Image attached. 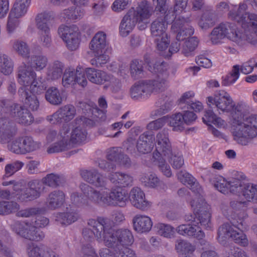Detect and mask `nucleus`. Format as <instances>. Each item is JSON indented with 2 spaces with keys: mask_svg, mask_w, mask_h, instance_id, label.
<instances>
[{
  "mask_svg": "<svg viewBox=\"0 0 257 257\" xmlns=\"http://www.w3.org/2000/svg\"><path fill=\"white\" fill-rule=\"evenodd\" d=\"M42 181L43 184L49 187L56 188L61 185L65 182V180L63 177L56 174L51 173L47 174L45 177L43 178Z\"/></svg>",
  "mask_w": 257,
  "mask_h": 257,
  "instance_id": "a18cd8bd",
  "label": "nucleus"
},
{
  "mask_svg": "<svg viewBox=\"0 0 257 257\" xmlns=\"http://www.w3.org/2000/svg\"><path fill=\"white\" fill-rule=\"evenodd\" d=\"M27 186V189L29 191L24 193L21 196L23 199H27V201L33 200L39 197L45 188L42 181L41 182L38 179L30 181L28 182Z\"/></svg>",
  "mask_w": 257,
  "mask_h": 257,
  "instance_id": "a878e982",
  "label": "nucleus"
},
{
  "mask_svg": "<svg viewBox=\"0 0 257 257\" xmlns=\"http://www.w3.org/2000/svg\"><path fill=\"white\" fill-rule=\"evenodd\" d=\"M80 174L85 181L96 187H104L106 185V178L96 169L83 170Z\"/></svg>",
  "mask_w": 257,
  "mask_h": 257,
  "instance_id": "5701e85b",
  "label": "nucleus"
},
{
  "mask_svg": "<svg viewBox=\"0 0 257 257\" xmlns=\"http://www.w3.org/2000/svg\"><path fill=\"white\" fill-rule=\"evenodd\" d=\"M22 138V142L25 154L36 150L39 148V144L35 142L32 137L26 136Z\"/></svg>",
  "mask_w": 257,
  "mask_h": 257,
  "instance_id": "864d4df0",
  "label": "nucleus"
},
{
  "mask_svg": "<svg viewBox=\"0 0 257 257\" xmlns=\"http://www.w3.org/2000/svg\"><path fill=\"white\" fill-rule=\"evenodd\" d=\"M17 76L18 83L22 87L29 89L32 81L36 77V73L29 66L24 64L18 67Z\"/></svg>",
  "mask_w": 257,
  "mask_h": 257,
  "instance_id": "b1692460",
  "label": "nucleus"
},
{
  "mask_svg": "<svg viewBox=\"0 0 257 257\" xmlns=\"http://www.w3.org/2000/svg\"><path fill=\"white\" fill-rule=\"evenodd\" d=\"M238 39H241L242 42L241 44L236 43L238 46H242L245 45L247 43L252 45H255L257 42V39L255 37V34H245L237 30Z\"/></svg>",
  "mask_w": 257,
  "mask_h": 257,
  "instance_id": "4d7b16f0",
  "label": "nucleus"
},
{
  "mask_svg": "<svg viewBox=\"0 0 257 257\" xmlns=\"http://www.w3.org/2000/svg\"><path fill=\"white\" fill-rule=\"evenodd\" d=\"M18 94L22 101L32 111H36L40 105L39 101L37 96L29 89L25 87H21L18 90Z\"/></svg>",
  "mask_w": 257,
  "mask_h": 257,
  "instance_id": "393cba45",
  "label": "nucleus"
},
{
  "mask_svg": "<svg viewBox=\"0 0 257 257\" xmlns=\"http://www.w3.org/2000/svg\"><path fill=\"white\" fill-rule=\"evenodd\" d=\"M44 208H30L21 210L17 213V216L22 217H29L36 214L44 213Z\"/></svg>",
  "mask_w": 257,
  "mask_h": 257,
  "instance_id": "bf43d9fd",
  "label": "nucleus"
},
{
  "mask_svg": "<svg viewBox=\"0 0 257 257\" xmlns=\"http://www.w3.org/2000/svg\"><path fill=\"white\" fill-rule=\"evenodd\" d=\"M231 113L232 117V134L234 140L242 145H247L249 139L257 135V115H246L249 112V105L240 102L233 104Z\"/></svg>",
  "mask_w": 257,
  "mask_h": 257,
  "instance_id": "f257e3e1",
  "label": "nucleus"
},
{
  "mask_svg": "<svg viewBox=\"0 0 257 257\" xmlns=\"http://www.w3.org/2000/svg\"><path fill=\"white\" fill-rule=\"evenodd\" d=\"M14 49L24 57H29L30 49L27 44L23 41H17L14 45Z\"/></svg>",
  "mask_w": 257,
  "mask_h": 257,
  "instance_id": "69168bd1",
  "label": "nucleus"
},
{
  "mask_svg": "<svg viewBox=\"0 0 257 257\" xmlns=\"http://www.w3.org/2000/svg\"><path fill=\"white\" fill-rule=\"evenodd\" d=\"M168 117L167 116H164L150 122L148 124L147 128L148 130L151 131L150 132H152V131H157L162 128L165 124L168 122Z\"/></svg>",
  "mask_w": 257,
  "mask_h": 257,
  "instance_id": "0e129e2a",
  "label": "nucleus"
},
{
  "mask_svg": "<svg viewBox=\"0 0 257 257\" xmlns=\"http://www.w3.org/2000/svg\"><path fill=\"white\" fill-rule=\"evenodd\" d=\"M24 165V163L20 161H16L7 165L5 169L6 174L4 178L13 175L15 173L20 170Z\"/></svg>",
  "mask_w": 257,
  "mask_h": 257,
  "instance_id": "13d9d810",
  "label": "nucleus"
},
{
  "mask_svg": "<svg viewBox=\"0 0 257 257\" xmlns=\"http://www.w3.org/2000/svg\"><path fill=\"white\" fill-rule=\"evenodd\" d=\"M85 74L90 82L97 84H102L106 81H109L111 79L110 75L107 74L104 71L94 68H87Z\"/></svg>",
  "mask_w": 257,
  "mask_h": 257,
  "instance_id": "7c9ffc66",
  "label": "nucleus"
},
{
  "mask_svg": "<svg viewBox=\"0 0 257 257\" xmlns=\"http://www.w3.org/2000/svg\"><path fill=\"white\" fill-rule=\"evenodd\" d=\"M104 236V245L109 248H119L120 246H128L134 242V236L131 230L126 228L112 230L107 224Z\"/></svg>",
  "mask_w": 257,
  "mask_h": 257,
  "instance_id": "0eeeda50",
  "label": "nucleus"
},
{
  "mask_svg": "<svg viewBox=\"0 0 257 257\" xmlns=\"http://www.w3.org/2000/svg\"><path fill=\"white\" fill-rule=\"evenodd\" d=\"M106 38V34L104 32H97L90 42V49L93 53L104 52L107 45Z\"/></svg>",
  "mask_w": 257,
  "mask_h": 257,
  "instance_id": "f704fd0d",
  "label": "nucleus"
},
{
  "mask_svg": "<svg viewBox=\"0 0 257 257\" xmlns=\"http://www.w3.org/2000/svg\"><path fill=\"white\" fill-rule=\"evenodd\" d=\"M11 228L17 234L31 240L38 241L45 237L43 231L27 223L16 222L11 225Z\"/></svg>",
  "mask_w": 257,
  "mask_h": 257,
  "instance_id": "ddd939ff",
  "label": "nucleus"
},
{
  "mask_svg": "<svg viewBox=\"0 0 257 257\" xmlns=\"http://www.w3.org/2000/svg\"><path fill=\"white\" fill-rule=\"evenodd\" d=\"M115 250L114 257H137L135 251L127 247Z\"/></svg>",
  "mask_w": 257,
  "mask_h": 257,
  "instance_id": "774afa93",
  "label": "nucleus"
},
{
  "mask_svg": "<svg viewBox=\"0 0 257 257\" xmlns=\"http://www.w3.org/2000/svg\"><path fill=\"white\" fill-rule=\"evenodd\" d=\"M84 14L85 11L83 8L72 7L64 10L62 15L65 19L75 20L82 18Z\"/></svg>",
  "mask_w": 257,
  "mask_h": 257,
  "instance_id": "c03bdc74",
  "label": "nucleus"
},
{
  "mask_svg": "<svg viewBox=\"0 0 257 257\" xmlns=\"http://www.w3.org/2000/svg\"><path fill=\"white\" fill-rule=\"evenodd\" d=\"M195 246L189 242L182 239H177L175 242V249L183 255L191 251H195Z\"/></svg>",
  "mask_w": 257,
  "mask_h": 257,
  "instance_id": "09e8293b",
  "label": "nucleus"
},
{
  "mask_svg": "<svg viewBox=\"0 0 257 257\" xmlns=\"http://www.w3.org/2000/svg\"><path fill=\"white\" fill-rule=\"evenodd\" d=\"M141 180L145 186L151 188H155L159 184V180L155 174L143 176Z\"/></svg>",
  "mask_w": 257,
  "mask_h": 257,
  "instance_id": "e2e57ef3",
  "label": "nucleus"
},
{
  "mask_svg": "<svg viewBox=\"0 0 257 257\" xmlns=\"http://www.w3.org/2000/svg\"><path fill=\"white\" fill-rule=\"evenodd\" d=\"M157 227L158 234L165 237L171 238L174 232V228L169 224L160 223Z\"/></svg>",
  "mask_w": 257,
  "mask_h": 257,
  "instance_id": "052dcab7",
  "label": "nucleus"
},
{
  "mask_svg": "<svg viewBox=\"0 0 257 257\" xmlns=\"http://www.w3.org/2000/svg\"><path fill=\"white\" fill-rule=\"evenodd\" d=\"M197 222L198 224L206 229L211 227L210 206L206 202H203L202 206H197Z\"/></svg>",
  "mask_w": 257,
  "mask_h": 257,
  "instance_id": "c85d7f7f",
  "label": "nucleus"
},
{
  "mask_svg": "<svg viewBox=\"0 0 257 257\" xmlns=\"http://www.w3.org/2000/svg\"><path fill=\"white\" fill-rule=\"evenodd\" d=\"M63 64L59 61H55L48 68L47 79L54 80L59 78L62 74Z\"/></svg>",
  "mask_w": 257,
  "mask_h": 257,
  "instance_id": "79ce46f5",
  "label": "nucleus"
},
{
  "mask_svg": "<svg viewBox=\"0 0 257 257\" xmlns=\"http://www.w3.org/2000/svg\"><path fill=\"white\" fill-rule=\"evenodd\" d=\"M130 198L132 204L140 210H147L151 206V202L146 200L145 193L140 188H133L130 192Z\"/></svg>",
  "mask_w": 257,
  "mask_h": 257,
  "instance_id": "412c9836",
  "label": "nucleus"
},
{
  "mask_svg": "<svg viewBox=\"0 0 257 257\" xmlns=\"http://www.w3.org/2000/svg\"><path fill=\"white\" fill-rule=\"evenodd\" d=\"M108 178L113 184L120 188L131 186L133 184V177L131 175L120 172L110 173Z\"/></svg>",
  "mask_w": 257,
  "mask_h": 257,
  "instance_id": "cd10ccee",
  "label": "nucleus"
},
{
  "mask_svg": "<svg viewBox=\"0 0 257 257\" xmlns=\"http://www.w3.org/2000/svg\"><path fill=\"white\" fill-rule=\"evenodd\" d=\"M86 130L79 125L72 130L70 142L74 144H79L85 141L87 136Z\"/></svg>",
  "mask_w": 257,
  "mask_h": 257,
  "instance_id": "37998d69",
  "label": "nucleus"
},
{
  "mask_svg": "<svg viewBox=\"0 0 257 257\" xmlns=\"http://www.w3.org/2000/svg\"><path fill=\"white\" fill-rule=\"evenodd\" d=\"M65 201V194L60 190L51 192L46 199V205L48 209L52 210L61 208Z\"/></svg>",
  "mask_w": 257,
  "mask_h": 257,
  "instance_id": "bb28decb",
  "label": "nucleus"
},
{
  "mask_svg": "<svg viewBox=\"0 0 257 257\" xmlns=\"http://www.w3.org/2000/svg\"><path fill=\"white\" fill-rule=\"evenodd\" d=\"M19 207L17 203L14 201L0 202V214L6 215L12 213Z\"/></svg>",
  "mask_w": 257,
  "mask_h": 257,
  "instance_id": "6e6d98bb",
  "label": "nucleus"
},
{
  "mask_svg": "<svg viewBox=\"0 0 257 257\" xmlns=\"http://www.w3.org/2000/svg\"><path fill=\"white\" fill-rule=\"evenodd\" d=\"M12 189L13 192L12 193L13 195L16 196L17 198L22 201H27V199H23L21 198V196H22V195H23L24 193L29 191L27 190V187L23 184L22 181H15L13 185Z\"/></svg>",
  "mask_w": 257,
  "mask_h": 257,
  "instance_id": "5fc2aeb1",
  "label": "nucleus"
},
{
  "mask_svg": "<svg viewBox=\"0 0 257 257\" xmlns=\"http://www.w3.org/2000/svg\"><path fill=\"white\" fill-rule=\"evenodd\" d=\"M155 139L153 132L146 131L141 134L137 141L136 148L138 152L142 154L150 153L153 148Z\"/></svg>",
  "mask_w": 257,
  "mask_h": 257,
  "instance_id": "4be33fe9",
  "label": "nucleus"
},
{
  "mask_svg": "<svg viewBox=\"0 0 257 257\" xmlns=\"http://www.w3.org/2000/svg\"><path fill=\"white\" fill-rule=\"evenodd\" d=\"M198 40L196 37L190 38L186 41L183 45L182 53L186 56H189L197 47Z\"/></svg>",
  "mask_w": 257,
  "mask_h": 257,
  "instance_id": "603ef678",
  "label": "nucleus"
},
{
  "mask_svg": "<svg viewBox=\"0 0 257 257\" xmlns=\"http://www.w3.org/2000/svg\"><path fill=\"white\" fill-rule=\"evenodd\" d=\"M27 8L23 7L21 4L15 3L13 8L12 9L9 15L11 17L19 18L23 16L27 12Z\"/></svg>",
  "mask_w": 257,
  "mask_h": 257,
  "instance_id": "338daca9",
  "label": "nucleus"
},
{
  "mask_svg": "<svg viewBox=\"0 0 257 257\" xmlns=\"http://www.w3.org/2000/svg\"><path fill=\"white\" fill-rule=\"evenodd\" d=\"M55 15L53 12H45L39 14L36 18L37 27L39 31H45L48 33L50 26L54 21Z\"/></svg>",
  "mask_w": 257,
  "mask_h": 257,
  "instance_id": "72a5a7b5",
  "label": "nucleus"
},
{
  "mask_svg": "<svg viewBox=\"0 0 257 257\" xmlns=\"http://www.w3.org/2000/svg\"><path fill=\"white\" fill-rule=\"evenodd\" d=\"M13 63L7 55L0 54V71L5 75L12 73L13 70Z\"/></svg>",
  "mask_w": 257,
  "mask_h": 257,
  "instance_id": "de8ad7c7",
  "label": "nucleus"
},
{
  "mask_svg": "<svg viewBox=\"0 0 257 257\" xmlns=\"http://www.w3.org/2000/svg\"><path fill=\"white\" fill-rule=\"evenodd\" d=\"M240 182V188L236 191V193H241L246 199V201H252L254 203H257V185L246 183L239 179Z\"/></svg>",
  "mask_w": 257,
  "mask_h": 257,
  "instance_id": "2f4dec72",
  "label": "nucleus"
},
{
  "mask_svg": "<svg viewBox=\"0 0 257 257\" xmlns=\"http://www.w3.org/2000/svg\"><path fill=\"white\" fill-rule=\"evenodd\" d=\"M174 19L175 17H174V15H172V18H171L170 13L169 12L164 17V19H158L154 21L151 26L152 35L154 37H161L163 36H166L167 35L166 33V31L167 25L169 23L173 24Z\"/></svg>",
  "mask_w": 257,
  "mask_h": 257,
  "instance_id": "aec40b11",
  "label": "nucleus"
},
{
  "mask_svg": "<svg viewBox=\"0 0 257 257\" xmlns=\"http://www.w3.org/2000/svg\"><path fill=\"white\" fill-rule=\"evenodd\" d=\"M3 113H9L19 123L25 125H29L34 120L32 114L27 108L9 99L0 100V114Z\"/></svg>",
  "mask_w": 257,
  "mask_h": 257,
  "instance_id": "1a4fd4ad",
  "label": "nucleus"
},
{
  "mask_svg": "<svg viewBox=\"0 0 257 257\" xmlns=\"http://www.w3.org/2000/svg\"><path fill=\"white\" fill-rule=\"evenodd\" d=\"M30 257H60L54 251L44 245L34 246L29 252Z\"/></svg>",
  "mask_w": 257,
  "mask_h": 257,
  "instance_id": "a19ab883",
  "label": "nucleus"
},
{
  "mask_svg": "<svg viewBox=\"0 0 257 257\" xmlns=\"http://www.w3.org/2000/svg\"><path fill=\"white\" fill-rule=\"evenodd\" d=\"M62 83L65 87L78 83L82 87H85L87 84L84 69L81 68L76 70L70 68L66 69L63 75Z\"/></svg>",
  "mask_w": 257,
  "mask_h": 257,
  "instance_id": "a211bd4d",
  "label": "nucleus"
},
{
  "mask_svg": "<svg viewBox=\"0 0 257 257\" xmlns=\"http://www.w3.org/2000/svg\"><path fill=\"white\" fill-rule=\"evenodd\" d=\"M178 178L180 181L184 183H187L190 185L191 189L193 191L195 192L196 190L198 191L199 186L198 183L196 182V180L190 174L187 172H183L182 171L179 172L177 174ZM200 189V188H199Z\"/></svg>",
  "mask_w": 257,
  "mask_h": 257,
  "instance_id": "49530a36",
  "label": "nucleus"
},
{
  "mask_svg": "<svg viewBox=\"0 0 257 257\" xmlns=\"http://www.w3.org/2000/svg\"><path fill=\"white\" fill-rule=\"evenodd\" d=\"M69 131L67 125L63 126L60 131V138L47 149V152L48 154L59 153L70 149L71 145L68 140Z\"/></svg>",
  "mask_w": 257,
  "mask_h": 257,
  "instance_id": "6ab92c4d",
  "label": "nucleus"
},
{
  "mask_svg": "<svg viewBox=\"0 0 257 257\" xmlns=\"http://www.w3.org/2000/svg\"><path fill=\"white\" fill-rule=\"evenodd\" d=\"M208 109L206 110L204 116L202 117L204 123L210 125L212 123L218 126L222 125L224 121L215 114L213 109L220 110L222 112H229L233 106V101L230 95L224 90H219L213 96L207 98Z\"/></svg>",
  "mask_w": 257,
  "mask_h": 257,
  "instance_id": "7ed1b4c3",
  "label": "nucleus"
},
{
  "mask_svg": "<svg viewBox=\"0 0 257 257\" xmlns=\"http://www.w3.org/2000/svg\"><path fill=\"white\" fill-rule=\"evenodd\" d=\"M158 162V167L160 170L167 177L172 175V172L170 166L166 163L165 158L161 155L158 158H154Z\"/></svg>",
  "mask_w": 257,
  "mask_h": 257,
  "instance_id": "680f3d73",
  "label": "nucleus"
},
{
  "mask_svg": "<svg viewBox=\"0 0 257 257\" xmlns=\"http://www.w3.org/2000/svg\"><path fill=\"white\" fill-rule=\"evenodd\" d=\"M79 187L83 194L94 203H102L111 206L118 205L120 207L125 206L127 197L122 188H112L108 194H104V192L100 193L87 184L82 183Z\"/></svg>",
  "mask_w": 257,
  "mask_h": 257,
  "instance_id": "20e7f679",
  "label": "nucleus"
},
{
  "mask_svg": "<svg viewBox=\"0 0 257 257\" xmlns=\"http://www.w3.org/2000/svg\"><path fill=\"white\" fill-rule=\"evenodd\" d=\"M247 9L245 4H240L238 8L235 7L228 13V17L237 23L244 24L247 18V23L253 30H257V14L244 13Z\"/></svg>",
  "mask_w": 257,
  "mask_h": 257,
  "instance_id": "2eb2a0df",
  "label": "nucleus"
},
{
  "mask_svg": "<svg viewBox=\"0 0 257 257\" xmlns=\"http://www.w3.org/2000/svg\"><path fill=\"white\" fill-rule=\"evenodd\" d=\"M243 220L232 219L229 222H226L221 225L218 229V240L222 244H224L226 239L231 238L236 243L242 246L248 245V241L246 235L242 229Z\"/></svg>",
  "mask_w": 257,
  "mask_h": 257,
  "instance_id": "423d86ee",
  "label": "nucleus"
},
{
  "mask_svg": "<svg viewBox=\"0 0 257 257\" xmlns=\"http://www.w3.org/2000/svg\"><path fill=\"white\" fill-rule=\"evenodd\" d=\"M165 80H143L135 83L131 88L132 98L139 99L147 97L151 94L164 91Z\"/></svg>",
  "mask_w": 257,
  "mask_h": 257,
  "instance_id": "6e6552de",
  "label": "nucleus"
},
{
  "mask_svg": "<svg viewBox=\"0 0 257 257\" xmlns=\"http://www.w3.org/2000/svg\"><path fill=\"white\" fill-rule=\"evenodd\" d=\"M46 100L54 105H59L63 101V96L59 89L56 87H49L46 91Z\"/></svg>",
  "mask_w": 257,
  "mask_h": 257,
  "instance_id": "58836bf2",
  "label": "nucleus"
},
{
  "mask_svg": "<svg viewBox=\"0 0 257 257\" xmlns=\"http://www.w3.org/2000/svg\"><path fill=\"white\" fill-rule=\"evenodd\" d=\"M209 180L217 190L224 194L229 192L236 194V191L240 188L239 178H233L227 182L221 176L212 175L209 177Z\"/></svg>",
  "mask_w": 257,
  "mask_h": 257,
  "instance_id": "dca6fc26",
  "label": "nucleus"
},
{
  "mask_svg": "<svg viewBox=\"0 0 257 257\" xmlns=\"http://www.w3.org/2000/svg\"><path fill=\"white\" fill-rule=\"evenodd\" d=\"M195 226L188 224H182L177 228V232L181 235L193 236L197 239H201L205 236V233L201 230H198L194 227Z\"/></svg>",
  "mask_w": 257,
  "mask_h": 257,
  "instance_id": "e433bc0d",
  "label": "nucleus"
},
{
  "mask_svg": "<svg viewBox=\"0 0 257 257\" xmlns=\"http://www.w3.org/2000/svg\"><path fill=\"white\" fill-rule=\"evenodd\" d=\"M237 30L234 24L221 23L212 30L211 33V41L213 44H216L226 37L236 43L241 44L242 40L237 38Z\"/></svg>",
  "mask_w": 257,
  "mask_h": 257,
  "instance_id": "9b49d317",
  "label": "nucleus"
},
{
  "mask_svg": "<svg viewBox=\"0 0 257 257\" xmlns=\"http://www.w3.org/2000/svg\"><path fill=\"white\" fill-rule=\"evenodd\" d=\"M191 21L190 17L185 18L183 16L175 17L171 26V30L176 33V40L183 41L186 39H189L194 32V28L188 24Z\"/></svg>",
  "mask_w": 257,
  "mask_h": 257,
  "instance_id": "4468645a",
  "label": "nucleus"
},
{
  "mask_svg": "<svg viewBox=\"0 0 257 257\" xmlns=\"http://www.w3.org/2000/svg\"><path fill=\"white\" fill-rule=\"evenodd\" d=\"M79 216L74 210L66 208V212H58L54 214V220L62 225H69L76 221Z\"/></svg>",
  "mask_w": 257,
  "mask_h": 257,
  "instance_id": "473e14b6",
  "label": "nucleus"
},
{
  "mask_svg": "<svg viewBox=\"0 0 257 257\" xmlns=\"http://www.w3.org/2000/svg\"><path fill=\"white\" fill-rule=\"evenodd\" d=\"M76 114V109L71 104L60 107L53 114L48 116L47 120L53 124H61L71 120Z\"/></svg>",
  "mask_w": 257,
  "mask_h": 257,
  "instance_id": "f3484780",
  "label": "nucleus"
},
{
  "mask_svg": "<svg viewBox=\"0 0 257 257\" xmlns=\"http://www.w3.org/2000/svg\"><path fill=\"white\" fill-rule=\"evenodd\" d=\"M153 13V8L147 0L138 3L136 9L132 8L123 17L119 26V33L122 37L127 36L138 23L140 30H144Z\"/></svg>",
  "mask_w": 257,
  "mask_h": 257,
  "instance_id": "f03ea898",
  "label": "nucleus"
},
{
  "mask_svg": "<svg viewBox=\"0 0 257 257\" xmlns=\"http://www.w3.org/2000/svg\"><path fill=\"white\" fill-rule=\"evenodd\" d=\"M156 142V150L153 153V158H158L162 155L169 161L174 168L180 169L183 166L184 160L182 157L177 155L173 152L168 130L164 128L157 134Z\"/></svg>",
  "mask_w": 257,
  "mask_h": 257,
  "instance_id": "39448f33",
  "label": "nucleus"
},
{
  "mask_svg": "<svg viewBox=\"0 0 257 257\" xmlns=\"http://www.w3.org/2000/svg\"><path fill=\"white\" fill-rule=\"evenodd\" d=\"M134 229L140 233L149 231L153 225L151 218L145 215H136L133 219Z\"/></svg>",
  "mask_w": 257,
  "mask_h": 257,
  "instance_id": "c9c22d12",
  "label": "nucleus"
},
{
  "mask_svg": "<svg viewBox=\"0 0 257 257\" xmlns=\"http://www.w3.org/2000/svg\"><path fill=\"white\" fill-rule=\"evenodd\" d=\"M108 222V219L101 217H98L97 220L89 219L87 224L92 228L86 227L82 229L84 239L87 241H92L95 237L98 242L103 241L104 243V236Z\"/></svg>",
  "mask_w": 257,
  "mask_h": 257,
  "instance_id": "9d476101",
  "label": "nucleus"
},
{
  "mask_svg": "<svg viewBox=\"0 0 257 257\" xmlns=\"http://www.w3.org/2000/svg\"><path fill=\"white\" fill-rule=\"evenodd\" d=\"M143 62L137 59L132 61L130 65V71L132 76L135 79H138L143 75Z\"/></svg>",
  "mask_w": 257,
  "mask_h": 257,
  "instance_id": "8fccbe9b",
  "label": "nucleus"
},
{
  "mask_svg": "<svg viewBox=\"0 0 257 257\" xmlns=\"http://www.w3.org/2000/svg\"><path fill=\"white\" fill-rule=\"evenodd\" d=\"M148 69L151 72L157 74V77L156 79H150V80H165V90L167 87V79L169 75V73L167 72L168 65L167 63L161 61H156L154 63L152 64V65H150L149 68Z\"/></svg>",
  "mask_w": 257,
  "mask_h": 257,
  "instance_id": "c756f323",
  "label": "nucleus"
},
{
  "mask_svg": "<svg viewBox=\"0 0 257 257\" xmlns=\"http://www.w3.org/2000/svg\"><path fill=\"white\" fill-rule=\"evenodd\" d=\"M48 59L47 57L41 54L33 55L31 56L28 64L32 69L34 68L37 71L43 69L47 65Z\"/></svg>",
  "mask_w": 257,
  "mask_h": 257,
  "instance_id": "ea45409f",
  "label": "nucleus"
},
{
  "mask_svg": "<svg viewBox=\"0 0 257 257\" xmlns=\"http://www.w3.org/2000/svg\"><path fill=\"white\" fill-rule=\"evenodd\" d=\"M168 121H169L170 125L173 127V131H181L184 129L183 125L185 123L183 115L180 113L172 115L169 120L168 119Z\"/></svg>",
  "mask_w": 257,
  "mask_h": 257,
  "instance_id": "3c124183",
  "label": "nucleus"
},
{
  "mask_svg": "<svg viewBox=\"0 0 257 257\" xmlns=\"http://www.w3.org/2000/svg\"><path fill=\"white\" fill-rule=\"evenodd\" d=\"M58 33L69 50L75 51L78 48L80 42V32L76 26L61 25L58 30Z\"/></svg>",
  "mask_w": 257,
  "mask_h": 257,
  "instance_id": "f8f14e48",
  "label": "nucleus"
},
{
  "mask_svg": "<svg viewBox=\"0 0 257 257\" xmlns=\"http://www.w3.org/2000/svg\"><path fill=\"white\" fill-rule=\"evenodd\" d=\"M216 15L213 10L204 12L198 21V24L202 30H207L213 27L215 23Z\"/></svg>",
  "mask_w": 257,
  "mask_h": 257,
  "instance_id": "4c0bfd02",
  "label": "nucleus"
}]
</instances>
